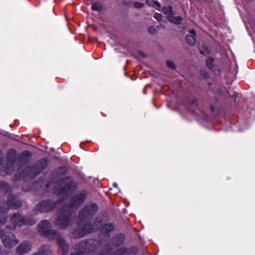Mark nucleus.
<instances>
[{"label": "nucleus", "instance_id": "bb28decb", "mask_svg": "<svg viewBox=\"0 0 255 255\" xmlns=\"http://www.w3.org/2000/svg\"><path fill=\"white\" fill-rule=\"evenodd\" d=\"M5 219L3 216H0V226L3 225L5 223Z\"/></svg>", "mask_w": 255, "mask_h": 255}, {"label": "nucleus", "instance_id": "9b49d317", "mask_svg": "<svg viewBox=\"0 0 255 255\" xmlns=\"http://www.w3.org/2000/svg\"><path fill=\"white\" fill-rule=\"evenodd\" d=\"M15 156H16V151L14 149H11L9 151L7 157V168H10L11 167V169H9L8 171H7V173L9 174L12 172L14 170V165L15 162Z\"/></svg>", "mask_w": 255, "mask_h": 255}, {"label": "nucleus", "instance_id": "9d476101", "mask_svg": "<svg viewBox=\"0 0 255 255\" xmlns=\"http://www.w3.org/2000/svg\"><path fill=\"white\" fill-rule=\"evenodd\" d=\"M72 183L69 177L63 179L60 182V190L59 194L60 195L68 194L71 192V188Z\"/></svg>", "mask_w": 255, "mask_h": 255}, {"label": "nucleus", "instance_id": "7ed1b4c3", "mask_svg": "<svg viewBox=\"0 0 255 255\" xmlns=\"http://www.w3.org/2000/svg\"><path fill=\"white\" fill-rule=\"evenodd\" d=\"M98 242L94 240L88 241H82L76 245L75 249L76 253H72L70 255H84V253H89V255H96L94 251L97 249ZM129 250L125 248H120L117 251L116 255H125L129 253ZM100 255H112L111 252L106 251Z\"/></svg>", "mask_w": 255, "mask_h": 255}, {"label": "nucleus", "instance_id": "b1692460", "mask_svg": "<svg viewBox=\"0 0 255 255\" xmlns=\"http://www.w3.org/2000/svg\"><path fill=\"white\" fill-rule=\"evenodd\" d=\"M200 73L202 77H203L204 78L207 79L208 78V74L205 70H201Z\"/></svg>", "mask_w": 255, "mask_h": 255}, {"label": "nucleus", "instance_id": "5701e85b", "mask_svg": "<svg viewBox=\"0 0 255 255\" xmlns=\"http://www.w3.org/2000/svg\"><path fill=\"white\" fill-rule=\"evenodd\" d=\"M154 17L158 21H161L162 18L161 14L159 13H155L154 15Z\"/></svg>", "mask_w": 255, "mask_h": 255}, {"label": "nucleus", "instance_id": "412c9836", "mask_svg": "<svg viewBox=\"0 0 255 255\" xmlns=\"http://www.w3.org/2000/svg\"><path fill=\"white\" fill-rule=\"evenodd\" d=\"M92 9L93 10L100 11L102 9V6L100 3H95L93 4V5L92 6Z\"/></svg>", "mask_w": 255, "mask_h": 255}, {"label": "nucleus", "instance_id": "4468645a", "mask_svg": "<svg viewBox=\"0 0 255 255\" xmlns=\"http://www.w3.org/2000/svg\"><path fill=\"white\" fill-rule=\"evenodd\" d=\"M196 31L192 29L189 31V33L187 34L186 40L187 43L190 45H194L196 43L195 37Z\"/></svg>", "mask_w": 255, "mask_h": 255}, {"label": "nucleus", "instance_id": "1a4fd4ad", "mask_svg": "<svg viewBox=\"0 0 255 255\" xmlns=\"http://www.w3.org/2000/svg\"><path fill=\"white\" fill-rule=\"evenodd\" d=\"M98 207L95 204H91L85 207L80 212L79 218L84 220L92 217L98 211Z\"/></svg>", "mask_w": 255, "mask_h": 255}, {"label": "nucleus", "instance_id": "c85d7f7f", "mask_svg": "<svg viewBox=\"0 0 255 255\" xmlns=\"http://www.w3.org/2000/svg\"><path fill=\"white\" fill-rule=\"evenodd\" d=\"M113 186L115 187H118V184L117 183H113Z\"/></svg>", "mask_w": 255, "mask_h": 255}, {"label": "nucleus", "instance_id": "4be33fe9", "mask_svg": "<svg viewBox=\"0 0 255 255\" xmlns=\"http://www.w3.org/2000/svg\"><path fill=\"white\" fill-rule=\"evenodd\" d=\"M167 65L168 67H169L171 69H175L176 68V66L174 63L170 60H167L166 61Z\"/></svg>", "mask_w": 255, "mask_h": 255}, {"label": "nucleus", "instance_id": "f8f14e48", "mask_svg": "<svg viewBox=\"0 0 255 255\" xmlns=\"http://www.w3.org/2000/svg\"><path fill=\"white\" fill-rule=\"evenodd\" d=\"M44 168V167L41 164H37L31 167L27 168L26 171L27 173L26 175L29 177L32 178L41 173Z\"/></svg>", "mask_w": 255, "mask_h": 255}, {"label": "nucleus", "instance_id": "a211bd4d", "mask_svg": "<svg viewBox=\"0 0 255 255\" xmlns=\"http://www.w3.org/2000/svg\"><path fill=\"white\" fill-rule=\"evenodd\" d=\"M49 252L46 249V247L45 246H43L41 248V249L39 250V252L37 254H35L32 255H49Z\"/></svg>", "mask_w": 255, "mask_h": 255}, {"label": "nucleus", "instance_id": "7c9ffc66", "mask_svg": "<svg viewBox=\"0 0 255 255\" xmlns=\"http://www.w3.org/2000/svg\"><path fill=\"white\" fill-rule=\"evenodd\" d=\"M3 184L5 185V186H6L7 184H6L5 183H3Z\"/></svg>", "mask_w": 255, "mask_h": 255}, {"label": "nucleus", "instance_id": "6ab92c4d", "mask_svg": "<svg viewBox=\"0 0 255 255\" xmlns=\"http://www.w3.org/2000/svg\"><path fill=\"white\" fill-rule=\"evenodd\" d=\"M146 3L151 6H156L158 8H160L161 6L159 2L155 1L154 0H146Z\"/></svg>", "mask_w": 255, "mask_h": 255}, {"label": "nucleus", "instance_id": "39448f33", "mask_svg": "<svg viewBox=\"0 0 255 255\" xmlns=\"http://www.w3.org/2000/svg\"><path fill=\"white\" fill-rule=\"evenodd\" d=\"M100 224L101 221L98 219H96L93 225L86 223L81 227V225L79 223L78 228L75 230L73 232V236L75 238H82L87 234L94 232L98 228Z\"/></svg>", "mask_w": 255, "mask_h": 255}, {"label": "nucleus", "instance_id": "aec40b11", "mask_svg": "<svg viewBox=\"0 0 255 255\" xmlns=\"http://www.w3.org/2000/svg\"><path fill=\"white\" fill-rule=\"evenodd\" d=\"M213 61H214V58H212V57H209L206 61V66L210 69H212L213 68V67H214V63H213Z\"/></svg>", "mask_w": 255, "mask_h": 255}, {"label": "nucleus", "instance_id": "ddd939ff", "mask_svg": "<svg viewBox=\"0 0 255 255\" xmlns=\"http://www.w3.org/2000/svg\"><path fill=\"white\" fill-rule=\"evenodd\" d=\"M31 249V244L27 242H24L17 247L16 251L18 254L23 255L29 252Z\"/></svg>", "mask_w": 255, "mask_h": 255}, {"label": "nucleus", "instance_id": "f3484780", "mask_svg": "<svg viewBox=\"0 0 255 255\" xmlns=\"http://www.w3.org/2000/svg\"><path fill=\"white\" fill-rule=\"evenodd\" d=\"M162 11L164 14L167 15L168 18L170 15L173 14V7L170 5L163 7L162 8Z\"/></svg>", "mask_w": 255, "mask_h": 255}, {"label": "nucleus", "instance_id": "20e7f679", "mask_svg": "<svg viewBox=\"0 0 255 255\" xmlns=\"http://www.w3.org/2000/svg\"><path fill=\"white\" fill-rule=\"evenodd\" d=\"M0 236L3 246L7 249L6 250L0 249V253L1 255H7L10 252V249L19 243L15 236L12 233H4L0 231Z\"/></svg>", "mask_w": 255, "mask_h": 255}, {"label": "nucleus", "instance_id": "dca6fc26", "mask_svg": "<svg viewBox=\"0 0 255 255\" xmlns=\"http://www.w3.org/2000/svg\"><path fill=\"white\" fill-rule=\"evenodd\" d=\"M168 19L169 21L176 24H180L183 20V19L181 16H174L173 14L170 15Z\"/></svg>", "mask_w": 255, "mask_h": 255}, {"label": "nucleus", "instance_id": "a878e982", "mask_svg": "<svg viewBox=\"0 0 255 255\" xmlns=\"http://www.w3.org/2000/svg\"><path fill=\"white\" fill-rule=\"evenodd\" d=\"M148 31L151 34H154L156 32V29L154 26H150L148 27Z\"/></svg>", "mask_w": 255, "mask_h": 255}, {"label": "nucleus", "instance_id": "f257e3e1", "mask_svg": "<svg viewBox=\"0 0 255 255\" xmlns=\"http://www.w3.org/2000/svg\"><path fill=\"white\" fill-rule=\"evenodd\" d=\"M86 196V192L82 191L71 198L68 207L62 208V213L55 222V226L57 228L64 229L70 224L72 218L75 216V214L73 215L72 213H70L67 208L71 209L77 207L84 202Z\"/></svg>", "mask_w": 255, "mask_h": 255}, {"label": "nucleus", "instance_id": "f03ea898", "mask_svg": "<svg viewBox=\"0 0 255 255\" xmlns=\"http://www.w3.org/2000/svg\"><path fill=\"white\" fill-rule=\"evenodd\" d=\"M51 225L47 220L42 221L38 225V231L43 236L49 240L56 239L59 247L58 253L60 255H67L69 252V246L65 241L60 237L57 232L50 230Z\"/></svg>", "mask_w": 255, "mask_h": 255}, {"label": "nucleus", "instance_id": "cd10ccee", "mask_svg": "<svg viewBox=\"0 0 255 255\" xmlns=\"http://www.w3.org/2000/svg\"><path fill=\"white\" fill-rule=\"evenodd\" d=\"M191 103L193 105H196L197 99L195 98H193L191 100Z\"/></svg>", "mask_w": 255, "mask_h": 255}, {"label": "nucleus", "instance_id": "0eeeda50", "mask_svg": "<svg viewBox=\"0 0 255 255\" xmlns=\"http://www.w3.org/2000/svg\"><path fill=\"white\" fill-rule=\"evenodd\" d=\"M21 202L17 200L15 196L13 195L9 196L6 204L5 203L0 204V212L6 213L10 208L18 209L21 206Z\"/></svg>", "mask_w": 255, "mask_h": 255}, {"label": "nucleus", "instance_id": "393cba45", "mask_svg": "<svg viewBox=\"0 0 255 255\" xmlns=\"http://www.w3.org/2000/svg\"><path fill=\"white\" fill-rule=\"evenodd\" d=\"M134 6L137 8H142L144 6V4L139 2H135L133 3Z\"/></svg>", "mask_w": 255, "mask_h": 255}, {"label": "nucleus", "instance_id": "2eb2a0df", "mask_svg": "<svg viewBox=\"0 0 255 255\" xmlns=\"http://www.w3.org/2000/svg\"><path fill=\"white\" fill-rule=\"evenodd\" d=\"M114 228V227L112 224H106L102 228V232L105 234V237H109V232L112 231Z\"/></svg>", "mask_w": 255, "mask_h": 255}, {"label": "nucleus", "instance_id": "423d86ee", "mask_svg": "<svg viewBox=\"0 0 255 255\" xmlns=\"http://www.w3.org/2000/svg\"><path fill=\"white\" fill-rule=\"evenodd\" d=\"M36 221L35 220H28L22 217L20 214H15L10 219V224L7 225V228L10 230L15 229L17 226L20 227L24 225H33Z\"/></svg>", "mask_w": 255, "mask_h": 255}, {"label": "nucleus", "instance_id": "c756f323", "mask_svg": "<svg viewBox=\"0 0 255 255\" xmlns=\"http://www.w3.org/2000/svg\"><path fill=\"white\" fill-rule=\"evenodd\" d=\"M140 54L143 57H145V55L144 54L142 53L141 52H140Z\"/></svg>", "mask_w": 255, "mask_h": 255}, {"label": "nucleus", "instance_id": "6e6552de", "mask_svg": "<svg viewBox=\"0 0 255 255\" xmlns=\"http://www.w3.org/2000/svg\"><path fill=\"white\" fill-rule=\"evenodd\" d=\"M63 201L59 200L57 203H53L50 201H44L39 203L37 206V210L41 212L51 211L56 207H60L63 204Z\"/></svg>", "mask_w": 255, "mask_h": 255}]
</instances>
